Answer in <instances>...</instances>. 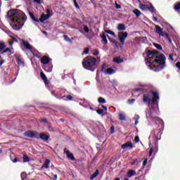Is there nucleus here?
<instances>
[{
  "label": "nucleus",
  "mask_w": 180,
  "mask_h": 180,
  "mask_svg": "<svg viewBox=\"0 0 180 180\" xmlns=\"http://www.w3.org/2000/svg\"><path fill=\"white\" fill-rule=\"evenodd\" d=\"M158 99H160V96L157 91H148L143 94V103L149 108L146 111V117L150 126L155 127H158V123L164 124V121L157 117V115H160Z\"/></svg>",
  "instance_id": "1"
},
{
  "label": "nucleus",
  "mask_w": 180,
  "mask_h": 180,
  "mask_svg": "<svg viewBox=\"0 0 180 180\" xmlns=\"http://www.w3.org/2000/svg\"><path fill=\"white\" fill-rule=\"evenodd\" d=\"M143 57L145 58V63L149 70L158 72V71H161V70L165 68L167 58H165V54H160V53L155 50L146 51V53H143Z\"/></svg>",
  "instance_id": "2"
},
{
  "label": "nucleus",
  "mask_w": 180,
  "mask_h": 180,
  "mask_svg": "<svg viewBox=\"0 0 180 180\" xmlns=\"http://www.w3.org/2000/svg\"><path fill=\"white\" fill-rule=\"evenodd\" d=\"M7 20L9 22L12 29L20 30V28L23 27L25 22L27 20V17L20 10H10L7 13Z\"/></svg>",
  "instance_id": "3"
},
{
  "label": "nucleus",
  "mask_w": 180,
  "mask_h": 180,
  "mask_svg": "<svg viewBox=\"0 0 180 180\" xmlns=\"http://www.w3.org/2000/svg\"><path fill=\"white\" fill-rule=\"evenodd\" d=\"M161 134L162 132L157 129L153 130L149 136V143H155V148L153 147L150 148L149 150V157L153 155V153H157L158 151V140H161Z\"/></svg>",
  "instance_id": "4"
},
{
  "label": "nucleus",
  "mask_w": 180,
  "mask_h": 180,
  "mask_svg": "<svg viewBox=\"0 0 180 180\" xmlns=\"http://www.w3.org/2000/svg\"><path fill=\"white\" fill-rule=\"evenodd\" d=\"M96 58L92 56H87L83 60L82 65L85 70H88L89 71L94 72V71L96 70Z\"/></svg>",
  "instance_id": "5"
},
{
  "label": "nucleus",
  "mask_w": 180,
  "mask_h": 180,
  "mask_svg": "<svg viewBox=\"0 0 180 180\" xmlns=\"http://www.w3.org/2000/svg\"><path fill=\"white\" fill-rule=\"evenodd\" d=\"M24 136L25 137H29L30 139H41L43 141H47L50 138L49 136L44 134H40L36 131H27L24 133Z\"/></svg>",
  "instance_id": "6"
},
{
  "label": "nucleus",
  "mask_w": 180,
  "mask_h": 180,
  "mask_svg": "<svg viewBox=\"0 0 180 180\" xmlns=\"http://www.w3.org/2000/svg\"><path fill=\"white\" fill-rule=\"evenodd\" d=\"M140 9L141 11H149L150 12L154 18V16H157V10L153 6L152 4H140Z\"/></svg>",
  "instance_id": "7"
},
{
  "label": "nucleus",
  "mask_w": 180,
  "mask_h": 180,
  "mask_svg": "<svg viewBox=\"0 0 180 180\" xmlns=\"http://www.w3.org/2000/svg\"><path fill=\"white\" fill-rule=\"evenodd\" d=\"M22 46L26 49V50H30V51L34 54V57H40V53H39L37 50H36V49H34L33 46L30 45V44H29V42L27 41H22Z\"/></svg>",
  "instance_id": "8"
},
{
  "label": "nucleus",
  "mask_w": 180,
  "mask_h": 180,
  "mask_svg": "<svg viewBox=\"0 0 180 180\" xmlns=\"http://www.w3.org/2000/svg\"><path fill=\"white\" fill-rule=\"evenodd\" d=\"M127 36H129V34H127V32H120L118 34V39L120 41L121 44L124 45V40L127 39Z\"/></svg>",
  "instance_id": "9"
},
{
  "label": "nucleus",
  "mask_w": 180,
  "mask_h": 180,
  "mask_svg": "<svg viewBox=\"0 0 180 180\" xmlns=\"http://www.w3.org/2000/svg\"><path fill=\"white\" fill-rule=\"evenodd\" d=\"M139 86L141 87L135 89V92H140L141 91L144 92V91H147L150 87V84H140Z\"/></svg>",
  "instance_id": "10"
},
{
  "label": "nucleus",
  "mask_w": 180,
  "mask_h": 180,
  "mask_svg": "<svg viewBox=\"0 0 180 180\" xmlns=\"http://www.w3.org/2000/svg\"><path fill=\"white\" fill-rule=\"evenodd\" d=\"M155 32L159 34V36H162V37H164V31L160 25H155Z\"/></svg>",
  "instance_id": "11"
},
{
  "label": "nucleus",
  "mask_w": 180,
  "mask_h": 180,
  "mask_svg": "<svg viewBox=\"0 0 180 180\" xmlns=\"http://www.w3.org/2000/svg\"><path fill=\"white\" fill-rule=\"evenodd\" d=\"M43 70H44L46 72H51L53 71V64L49 63L48 65H45V66L43 67Z\"/></svg>",
  "instance_id": "12"
},
{
  "label": "nucleus",
  "mask_w": 180,
  "mask_h": 180,
  "mask_svg": "<svg viewBox=\"0 0 180 180\" xmlns=\"http://www.w3.org/2000/svg\"><path fill=\"white\" fill-rule=\"evenodd\" d=\"M51 15L50 14H42L39 20V22H41V23H44V22H46V20H47V19H49L50 18Z\"/></svg>",
  "instance_id": "13"
},
{
  "label": "nucleus",
  "mask_w": 180,
  "mask_h": 180,
  "mask_svg": "<svg viewBox=\"0 0 180 180\" xmlns=\"http://www.w3.org/2000/svg\"><path fill=\"white\" fill-rule=\"evenodd\" d=\"M121 148L126 150V148H133V143L131 141H128L122 145Z\"/></svg>",
  "instance_id": "14"
},
{
  "label": "nucleus",
  "mask_w": 180,
  "mask_h": 180,
  "mask_svg": "<svg viewBox=\"0 0 180 180\" xmlns=\"http://www.w3.org/2000/svg\"><path fill=\"white\" fill-rule=\"evenodd\" d=\"M50 63V58H49L48 56H43L41 58V63L44 64V65H47V64H49Z\"/></svg>",
  "instance_id": "15"
},
{
  "label": "nucleus",
  "mask_w": 180,
  "mask_h": 180,
  "mask_svg": "<svg viewBox=\"0 0 180 180\" xmlns=\"http://www.w3.org/2000/svg\"><path fill=\"white\" fill-rule=\"evenodd\" d=\"M136 171L133 170V169H129L128 170L127 173V176L128 178H131V176H134V175H136Z\"/></svg>",
  "instance_id": "16"
},
{
  "label": "nucleus",
  "mask_w": 180,
  "mask_h": 180,
  "mask_svg": "<svg viewBox=\"0 0 180 180\" xmlns=\"http://www.w3.org/2000/svg\"><path fill=\"white\" fill-rule=\"evenodd\" d=\"M17 64H18V67H21L22 68L25 67V62L20 58H17Z\"/></svg>",
  "instance_id": "17"
},
{
  "label": "nucleus",
  "mask_w": 180,
  "mask_h": 180,
  "mask_svg": "<svg viewBox=\"0 0 180 180\" xmlns=\"http://www.w3.org/2000/svg\"><path fill=\"white\" fill-rule=\"evenodd\" d=\"M118 116L120 117V120L126 121V115L124 114V112L120 111L118 113Z\"/></svg>",
  "instance_id": "18"
},
{
  "label": "nucleus",
  "mask_w": 180,
  "mask_h": 180,
  "mask_svg": "<svg viewBox=\"0 0 180 180\" xmlns=\"http://www.w3.org/2000/svg\"><path fill=\"white\" fill-rule=\"evenodd\" d=\"M50 162H51V161L49 159H46L44 165H42V168H45L46 169H48L49 166L50 165Z\"/></svg>",
  "instance_id": "19"
},
{
  "label": "nucleus",
  "mask_w": 180,
  "mask_h": 180,
  "mask_svg": "<svg viewBox=\"0 0 180 180\" xmlns=\"http://www.w3.org/2000/svg\"><path fill=\"white\" fill-rule=\"evenodd\" d=\"M117 28L120 32L126 30V25H124V24H119Z\"/></svg>",
  "instance_id": "20"
},
{
  "label": "nucleus",
  "mask_w": 180,
  "mask_h": 180,
  "mask_svg": "<svg viewBox=\"0 0 180 180\" xmlns=\"http://www.w3.org/2000/svg\"><path fill=\"white\" fill-rule=\"evenodd\" d=\"M123 59L120 58V57H115L113 58V62L117 64H120V63H123Z\"/></svg>",
  "instance_id": "21"
},
{
  "label": "nucleus",
  "mask_w": 180,
  "mask_h": 180,
  "mask_svg": "<svg viewBox=\"0 0 180 180\" xmlns=\"http://www.w3.org/2000/svg\"><path fill=\"white\" fill-rule=\"evenodd\" d=\"M115 72H116V70H113L112 68H108L105 74L108 75H112V74H115Z\"/></svg>",
  "instance_id": "22"
},
{
  "label": "nucleus",
  "mask_w": 180,
  "mask_h": 180,
  "mask_svg": "<svg viewBox=\"0 0 180 180\" xmlns=\"http://www.w3.org/2000/svg\"><path fill=\"white\" fill-rule=\"evenodd\" d=\"M101 39H102V43L103 44H108V39L106 38V35L105 34H103L101 36Z\"/></svg>",
  "instance_id": "23"
},
{
  "label": "nucleus",
  "mask_w": 180,
  "mask_h": 180,
  "mask_svg": "<svg viewBox=\"0 0 180 180\" xmlns=\"http://www.w3.org/2000/svg\"><path fill=\"white\" fill-rule=\"evenodd\" d=\"M98 175H99V170L96 169V172L91 176L90 179H95Z\"/></svg>",
  "instance_id": "24"
},
{
  "label": "nucleus",
  "mask_w": 180,
  "mask_h": 180,
  "mask_svg": "<svg viewBox=\"0 0 180 180\" xmlns=\"http://www.w3.org/2000/svg\"><path fill=\"white\" fill-rule=\"evenodd\" d=\"M133 13H134V15H136V18H139L141 15V11H140V10L135 8L133 11Z\"/></svg>",
  "instance_id": "25"
},
{
  "label": "nucleus",
  "mask_w": 180,
  "mask_h": 180,
  "mask_svg": "<svg viewBox=\"0 0 180 180\" xmlns=\"http://www.w3.org/2000/svg\"><path fill=\"white\" fill-rule=\"evenodd\" d=\"M109 68H108V65L106 64H103L101 68V71L102 72H103L104 74H106V72H108V69Z\"/></svg>",
  "instance_id": "26"
},
{
  "label": "nucleus",
  "mask_w": 180,
  "mask_h": 180,
  "mask_svg": "<svg viewBox=\"0 0 180 180\" xmlns=\"http://www.w3.org/2000/svg\"><path fill=\"white\" fill-rule=\"evenodd\" d=\"M28 13H29V15H30L31 19H32V20H33L34 22H39V19L34 18V15H33V14L32 13V12L29 11Z\"/></svg>",
  "instance_id": "27"
},
{
  "label": "nucleus",
  "mask_w": 180,
  "mask_h": 180,
  "mask_svg": "<svg viewBox=\"0 0 180 180\" xmlns=\"http://www.w3.org/2000/svg\"><path fill=\"white\" fill-rule=\"evenodd\" d=\"M153 46L158 50H160V51H162V46L160 44L153 43Z\"/></svg>",
  "instance_id": "28"
},
{
  "label": "nucleus",
  "mask_w": 180,
  "mask_h": 180,
  "mask_svg": "<svg viewBox=\"0 0 180 180\" xmlns=\"http://www.w3.org/2000/svg\"><path fill=\"white\" fill-rule=\"evenodd\" d=\"M66 98L67 99H68L69 101H72V96L69 95L67 97L65 96H63L62 97H60L61 99H63L64 101H66Z\"/></svg>",
  "instance_id": "29"
},
{
  "label": "nucleus",
  "mask_w": 180,
  "mask_h": 180,
  "mask_svg": "<svg viewBox=\"0 0 180 180\" xmlns=\"http://www.w3.org/2000/svg\"><path fill=\"white\" fill-rule=\"evenodd\" d=\"M1 53H7V56H11V54H12V53L11 52V49H9V48L6 49Z\"/></svg>",
  "instance_id": "30"
},
{
  "label": "nucleus",
  "mask_w": 180,
  "mask_h": 180,
  "mask_svg": "<svg viewBox=\"0 0 180 180\" xmlns=\"http://www.w3.org/2000/svg\"><path fill=\"white\" fill-rule=\"evenodd\" d=\"M98 103H106V100L102 97H99L98 99Z\"/></svg>",
  "instance_id": "31"
},
{
  "label": "nucleus",
  "mask_w": 180,
  "mask_h": 180,
  "mask_svg": "<svg viewBox=\"0 0 180 180\" xmlns=\"http://www.w3.org/2000/svg\"><path fill=\"white\" fill-rule=\"evenodd\" d=\"M63 37L64 40L68 41V43H72V40H71V39H70L67 35H63Z\"/></svg>",
  "instance_id": "32"
},
{
  "label": "nucleus",
  "mask_w": 180,
  "mask_h": 180,
  "mask_svg": "<svg viewBox=\"0 0 180 180\" xmlns=\"http://www.w3.org/2000/svg\"><path fill=\"white\" fill-rule=\"evenodd\" d=\"M131 165H140V162H139V160L136 159L134 160L131 163Z\"/></svg>",
  "instance_id": "33"
},
{
  "label": "nucleus",
  "mask_w": 180,
  "mask_h": 180,
  "mask_svg": "<svg viewBox=\"0 0 180 180\" xmlns=\"http://www.w3.org/2000/svg\"><path fill=\"white\" fill-rule=\"evenodd\" d=\"M174 56L176 57V55L170 54L169 56V60H171V61H173L174 63H175L176 61V60L174 59Z\"/></svg>",
  "instance_id": "34"
},
{
  "label": "nucleus",
  "mask_w": 180,
  "mask_h": 180,
  "mask_svg": "<svg viewBox=\"0 0 180 180\" xmlns=\"http://www.w3.org/2000/svg\"><path fill=\"white\" fill-rule=\"evenodd\" d=\"M22 160H23V162H29V161H30L29 157H27V155H23Z\"/></svg>",
  "instance_id": "35"
},
{
  "label": "nucleus",
  "mask_w": 180,
  "mask_h": 180,
  "mask_svg": "<svg viewBox=\"0 0 180 180\" xmlns=\"http://www.w3.org/2000/svg\"><path fill=\"white\" fill-rule=\"evenodd\" d=\"M40 75H41V79H43V81H46L47 77L46 76V75H44V73L43 72H41L40 73Z\"/></svg>",
  "instance_id": "36"
},
{
  "label": "nucleus",
  "mask_w": 180,
  "mask_h": 180,
  "mask_svg": "<svg viewBox=\"0 0 180 180\" xmlns=\"http://www.w3.org/2000/svg\"><path fill=\"white\" fill-rule=\"evenodd\" d=\"M135 126H137V124H139V120L140 119V115H135Z\"/></svg>",
  "instance_id": "37"
},
{
  "label": "nucleus",
  "mask_w": 180,
  "mask_h": 180,
  "mask_svg": "<svg viewBox=\"0 0 180 180\" xmlns=\"http://www.w3.org/2000/svg\"><path fill=\"white\" fill-rule=\"evenodd\" d=\"M174 9L176 12H180V2L174 6Z\"/></svg>",
  "instance_id": "38"
},
{
  "label": "nucleus",
  "mask_w": 180,
  "mask_h": 180,
  "mask_svg": "<svg viewBox=\"0 0 180 180\" xmlns=\"http://www.w3.org/2000/svg\"><path fill=\"white\" fill-rule=\"evenodd\" d=\"M68 158H70L72 161H75V158L74 157V155L72 154H68Z\"/></svg>",
  "instance_id": "39"
},
{
  "label": "nucleus",
  "mask_w": 180,
  "mask_h": 180,
  "mask_svg": "<svg viewBox=\"0 0 180 180\" xmlns=\"http://www.w3.org/2000/svg\"><path fill=\"white\" fill-rule=\"evenodd\" d=\"M6 47V46L5 45V44L0 42V53H1V52L2 51V50H4V49H5Z\"/></svg>",
  "instance_id": "40"
},
{
  "label": "nucleus",
  "mask_w": 180,
  "mask_h": 180,
  "mask_svg": "<svg viewBox=\"0 0 180 180\" xmlns=\"http://www.w3.org/2000/svg\"><path fill=\"white\" fill-rule=\"evenodd\" d=\"M26 179V172L21 173V179Z\"/></svg>",
  "instance_id": "41"
},
{
  "label": "nucleus",
  "mask_w": 180,
  "mask_h": 180,
  "mask_svg": "<svg viewBox=\"0 0 180 180\" xmlns=\"http://www.w3.org/2000/svg\"><path fill=\"white\" fill-rule=\"evenodd\" d=\"M96 112H97L98 115H102V114L103 113V110H102V109H98V110H96Z\"/></svg>",
  "instance_id": "42"
},
{
  "label": "nucleus",
  "mask_w": 180,
  "mask_h": 180,
  "mask_svg": "<svg viewBox=\"0 0 180 180\" xmlns=\"http://www.w3.org/2000/svg\"><path fill=\"white\" fill-rule=\"evenodd\" d=\"M89 53V49L88 48L85 49L82 52V54H88Z\"/></svg>",
  "instance_id": "43"
},
{
  "label": "nucleus",
  "mask_w": 180,
  "mask_h": 180,
  "mask_svg": "<svg viewBox=\"0 0 180 180\" xmlns=\"http://www.w3.org/2000/svg\"><path fill=\"white\" fill-rule=\"evenodd\" d=\"M115 8L116 9H122V6L115 2Z\"/></svg>",
  "instance_id": "44"
},
{
  "label": "nucleus",
  "mask_w": 180,
  "mask_h": 180,
  "mask_svg": "<svg viewBox=\"0 0 180 180\" xmlns=\"http://www.w3.org/2000/svg\"><path fill=\"white\" fill-rule=\"evenodd\" d=\"M84 32H86V33H89V28H88V26H84Z\"/></svg>",
  "instance_id": "45"
},
{
  "label": "nucleus",
  "mask_w": 180,
  "mask_h": 180,
  "mask_svg": "<svg viewBox=\"0 0 180 180\" xmlns=\"http://www.w3.org/2000/svg\"><path fill=\"white\" fill-rule=\"evenodd\" d=\"M51 95H54V96H56V98H60L58 96V95H57V94H56V91H51Z\"/></svg>",
  "instance_id": "46"
},
{
  "label": "nucleus",
  "mask_w": 180,
  "mask_h": 180,
  "mask_svg": "<svg viewBox=\"0 0 180 180\" xmlns=\"http://www.w3.org/2000/svg\"><path fill=\"white\" fill-rule=\"evenodd\" d=\"M11 160L12 162H14V164L18 162V159L16 158H15L14 159H12V157H11Z\"/></svg>",
  "instance_id": "47"
},
{
  "label": "nucleus",
  "mask_w": 180,
  "mask_h": 180,
  "mask_svg": "<svg viewBox=\"0 0 180 180\" xmlns=\"http://www.w3.org/2000/svg\"><path fill=\"white\" fill-rule=\"evenodd\" d=\"M135 101H136V100H135L134 98H132V99H129V103H131V104L134 103Z\"/></svg>",
  "instance_id": "48"
},
{
  "label": "nucleus",
  "mask_w": 180,
  "mask_h": 180,
  "mask_svg": "<svg viewBox=\"0 0 180 180\" xmlns=\"http://www.w3.org/2000/svg\"><path fill=\"white\" fill-rule=\"evenodd\" d=\"M112 85H114V86H117V82H116L115 80H112Z\"/></svg>",
  "instance_id": "49"
},
{
  "label": "nucleus",
  "mask_w": 180,
  "mask_h": 180,
  "mask_svg": "<svg viewBox=\"0 0 180 180\" xmlns=\"http://www.w3.org/2000/svg\"><path fill=\"white\" fill-rule=\"evenodd\" d=\"M164 37H166L167 39H169V34H168V33L167 32H164Z\"/></svg>",
  "instance_id": "50"
},
{
  "label": "nucleus",
  "mask_w": 180,
  "mask_h": 180,
  "mask_svg": "<svg viewBox=\"0 0 180 180\" xmlns=\"http://www.w3.org/2000/svg\"><path fill=\"white\" fill-rule=\"evenodd\" d=\"M140 141V138L139 136H135V143H139Z\"/></svg>",
  "instance_id": "51"
},
{
  "label": "nucleus",
  "mask_w": 180,
  "mask_h": 180,
  "mask_svg": "<svg viewBox=\"0 0 180 180\" xmlns=\"http://www.w3.org/2000/svg\"><path fill=\"white\" fill-rule=\"evenodd\" d=\"M110 34H111V36H113L114 37H116V34H115V32L113 31H110Z\"/></svg>",
  "instance_id": "52"
},
{
  "label": "nucleus",
  "mask_w": 180,
  "mask_h": 180,
  "mask_svg": "<svg viewBox=\"0 0 180 180\" xmlns=\"http://www.w3.org/2000/svg\"><path fill=\"white\" fill-rule=\"evenodd\" d=\"M98 54H99V51H96L93 52V56H98Z\"/></svg>",
  "instance_id": "53"
},
{
  "label": "nucleus",
  "mask_w": 180,
  "mask_h": 180,
  "mask_svg": "<svg viewBox=\"0 0 180 180\" xmlns=\"http://www.w3.org/2000/svg\"><path fill=\"white\" fill-rule=\"evenodd\" d=\"M143 167H146L147 165V159L144 160V161L143 162Z\"/></svg>",
  "instance_id": "54"
},
{
  "label": "nucleus",
  "mask_w": 180,
  "mask_h": 180,
  "mask_svg": "<svg viewBox=\"0 0 180 180\" xmlns=\"http://www.w3.org/2000/svg\"><path fill=\"white\" fill-rule=\"evenodd\" d=\"M7 34H8L10 37H13V33H12L11 32H8Z\"/></svg>",
  "instance_id": "55"
},
{
  "label": "nucleus",
  "mask_w": 180,
  "mask_h": 180,
  "mask_svg": "<svg viewBox=\"0 0 180 180\" xmlns=\"http://www.w3.org/2000/svg\"><path fill=\"white\" fill-rule=\"evenodd\" d=\"M153 22H158V18H157V17H155V16H153Z\"/></svg>",
  "instance_id": "56"
},
{
  "label": "nucleus",
  "mask_w": 180,
  "mask_h": 180,
  "mask_svg": "<svg viewBox=\"0 0 180 180\" xmlns=\"http://www.w3.org/2000/svg\"><path fill=\"white\" fill-rule=\"evenodd\" d=\"M74 1V3H75V6L77 7V8H79V6L78 5V4H77V1L76 0H73Z\"/></svg>",
  "instance_id": "57"
},
{
  "label": "nucleus",
  "mask_w": 180,
  "mask_h": 180,
  "mask_svg": "<svg viewBox=\"0 0 180 180\" xmlns=\"http://www.w3.org/2000/svg\"><path fill=\"white\" fill-rule=\"evenodd\" d=\"M12 39H13V41H16L18 43V38L13 37Z\"/></svg>",
  "instance_id": "58"
},
{
  "label": "nucleus",
  "mask_w": 180,
  "mask_h": 180,
  "mask_svg": "<svg viewBox=\"0 0 180 180\" xmlns=\"http://www.w3.org/2000/svg\"><path fill=\"white\" fill-rule=\"evenodd\" d=\"M41 122H42V123H47V120L46 118H44Z\"/></svg>",
  "instance_id": "59"
},
{
  "label": "nucleus",
  "mask_w": 180,
  "mask_h": 180,
  "mask_svg": "<svg viewBox=\"0 0 180 180\" xmlns=\"http://www.w3.org/2000/svg\"><path fill=\"white\" fill-rule=\"evenodd\" d=\"M115 130V127H111V134H113L114 131Z\"/></svg>",
  "instance_id": "60"
},
{
  "label": "nucleus",
  "mask_w": 180,
  "mask_h": 180,
  "mask_svg": "<svg viewBox=\"0 0 180 180\" xmlns=\"http://www.w3.org/2000/svg\"><path fill=\"white\" fill-rule=\"evenodd\" d=\"M103 109H104V110H108V107L105 106V105H102Z\"/></svg>",
  "instance_id": "61"
},
{
  "label": "nucleus",
  "mask_w": 180,
  "mask_h": 180,
  "mask_svg": "<svg viewBox=\"0 0 180 180\" xmlns=\"http://www.w3.org/2000/svg\"><path fill=\"white\" fill-rule=\"evenodd\" d=\"M57 178H58L57 174H55V175L53 176V180H57Z\"/></svg>",
  "instance_id": "62"
},
{
  "label": "nucleus",
  "mask_w": 180,
  "mask_h": 180,
  "mask_svg": "<svg viewBox=\"0 0 180 180\" xmlns=\"http://www.w3.org/2000/svg\"><path fill=\"white\" fill-rule=\"evenodd\" d=\"M44 82H45V85H48V84H49V80H47V79H46V80H44Z\"/></svg>",
  "instance_id": "63"
},
{
  "label": "nucleus",
  "mask_w": 180,
  "mask_h": 180,
  "mask_svg": "<svg viewBox=\"0 0 180 180\" xmlns=\"http://www.w3.org/2000/svg\"><path fill=\"white\" fill-rule=\"evenodd\" d=\"M4 63L5 61H4V60H0V65H2Z\"/></svg>",
  "instance_id": "64"
}]
</instances>
